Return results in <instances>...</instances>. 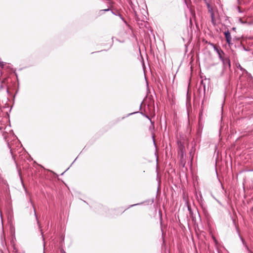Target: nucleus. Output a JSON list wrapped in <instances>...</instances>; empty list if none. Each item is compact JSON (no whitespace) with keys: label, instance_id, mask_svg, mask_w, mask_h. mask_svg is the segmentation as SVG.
I'll list each match as a JSON object with an SVG mask.
<instances>
[{"label":"nucleus","instance_id":"412c9836","mask_svg":"<svg viewBox=\"0 0 253 253\" xmlns=\"http://www.w3.org/2000/svg\"><path fill=\"white\" fill-rule=\"evenodd\" d=\"M153 142H154V144L155 145L156 144H155V142L154 137V136H153Z\"/></svg>","mask_w":253,"mask_h":253},{"label":"nucleus","instance_id":"2eb2a0df","mask_svg":"<svg viewBox=\"0 0 253 253\" xmlns=\"http://www.w3.org/2000/svg\"><path fill=\"white\" fill-rule=\"evenodd\" d=\"M129 3L130 6L131 7V8L134 10L133 4L132 3V1L130 0L129 2Z\"/></svg>","mask_w":253,"mask_h":253},{"label":"nucleus","instance_id":"a211bd4d","mask_svg":"<svg viewBox=\"0 0 253 253\" xmlns=\"http://www.w3.org/2000/svg\"><path fill=\"white\" fill-rule=\"evenodd\" d=\"M138 113V112H133V113H129V114H128L127 115V116H130V115H132V114H135V113Z\"/></svg>","mask_w":253,"mask_h":253},{"label":"nucleus","instance_id":"393cba45","mask_svg":"<svg viewBox=\"0 0 253 253\" xmlns=\"http://www.w3.org/2000/svg\"><path fill=\"white\" fill-rule=\"evenodd\" d=\"M188 210H189V211H190V209L189 207H188Z\"/></svg>","mask_w":253,"mask_h":253},{"label":"nucleus","instance_id":"1a4fd4ad","mask_svg":"<svg viewBox=\"0 0 253 253\" xmlns=\"http://www.w3.org/2000/svg\"><path fill=\"white\" fill-rule=\"evenodd\" d=\"M202 87H203L204 91V93H205V90H206V85L204 83V81L203 80H202L201 82V84H200V88H202Z\"/></svg>","mask_w":253,"mask_h":253},{"label":"nucleus","instance_id":"f3484780","mask_svg":"<svg viewBox=\"0 0 253 253\" xmlns=\"http://www.w3.org/2000/svg\"><path fill=\"white\" fill-rule=\"evenodd\" d=\"M119 16L120 17V18L122 19V20L123 21H124L125 23H126V21L125 20V19H124V18L122 17V16L121 14H119Z\"/></svg>","mask_w":253,"mask_h":253},{"label":"nucleus","instance_id":"6e6552de","mask_svg":"<svg viewBox=\"0 0 253 253\" xmlns=\"http://www.w3.org/2000/svg\"><path fill=\"white\" fill-rule=\"evenodd\" d=\"M140 113H141V114H142L144 117H146V118H147V119H148L150 121L151 124V126L150 127V128H151V126L154 127V122H152V121H151V120L150 119V118H149V117L148 115H146V114H143V113H142V112H140Z\"/></svg>","mask_w":253,"mask_h":253},{"label":"nucleus","instance_id":"4be33fe9","mask_svg":"<svg viewBox=\"0 0 253 253\" xmlns=\"http://www.w3.org/2000/svg\"><path fill=\"white\" fill-rule=\"evenodd\" d=\"M62 253H64L65 252L63 250L61 251Z\"/></svg>","mask_w":253,"mask_h":253},{"label":"nucleus","instance_id":"f03ea898","mask_svg":"<svg viewBox=\"0 0 253 253\" xmlns=\"http://www.w3.org/2000/svg\"><path fill=\"white\" fill-rule=\"evenodd\" d=\"M223 64L224 69H230L231 67L230 61L227 56H225L222 59L220 60Z\"/></svg>","mask_w":253,"mask_h":253},{"label":"nucleus","instance_id":"b1692460","mask_svg":"<svg viewBox=\"0 0 253 253\" xmlns=\"http://www.w3.org/2000/svg\"><path fill=\"white\" fill-rule=\"evenodd\" d=\"M1 224H2V227H3V222H2V220H1Z\"/></svg>","mask_w":253,"mask_h":253},{"label":"nucleus","instance_id":"ddd939ff","mask_svg":"<svg viewBox=\"0 0 253 253\" xmlns=\"http://www.w3.org/2000/svg\"><path fill=\"white\" fill-rule=\"evenodd\" d=\"M143 203V202H141V203H137V204H133V205H130V206L128 207V208H131V207H133L136 206H137V205H142Z\"/></svg>","mask_w":253,"mask_h":253},{"label":"nucleus","instance_id":"bb28decb","mask_svg":"<svg viewBox=\"0 0 253 253\" xmlns=\"http://www.w3.org/2000/svg\"><path fill=\"white\" fill-rule=\"evenodd\" d=\"M43 247L44 248L45 247V244H44L43 245Z\"/></svg>","mask_w":253,"mask_h":253},{"label":"nucleus","instance_id":"f257e3e1","mask_svg":"<svg viewBox=\"0 0 253 253\" xmlns=\"http://www.w3.org/2000/svg\"><path fill=\"white\" fill-rule=\"evenodd\" d=\"M205 1L206 3V5L207 6L208 12L210 13V15H211V22L213 25H215L216 24V23H215V21L214 14L212 6L206 0H205Z\"/></svg>","mask_w":253,"mask_h":253},{"label":"nucleus","instance_id":"9d476101","mask_svg":"<svg viewBox=\"0 0 253 253\" xmlns=\"http://www.w3.org/2000/svg\"><path fill=\"white\" fill-rule=\"evenodd\" d=\"M238 21H239V22L240 23H241V24H250V23H248L247 21H243L241 18H239L238 19Z\"/></svg>","mask_w":253,"mask_h":253},{"label":"nucleus","instance_id":"a878e982","mask_svg":"<svg viewBox=\"0 0 253 253\" xmlns=\"http://www.w3.org/2000/svg\"><path fill=\"white\" fill-rule=\"evenodd\" d=\"M112 13L113 14H115V13H114L113 11H112Z\"/></svg>","mask_w":253,"mask_h":253},{"label":"nucleus","instance_id":"5701e85b","mask_svg":"<svg viewBox=\"0 0 253 253\" xmlns=\"http://www.w3.org/2000/svg\"><path fill=\"white\" fill-rule=\"evenodd\" d=\"M77 158H76V159H75L74 161L72 163V164H73L74 163V162H75V161H76Z\"/></svg>","mask_w":253,"mask_h":253},{"label":"nucleus","instance_id":"423d86ee","mask_svg":"<svg viewBox=\"0 0 253 253\" xmlns=\"http://www.w3.org/2000/svg\"><path fill=\"white\" fill-rule=\"evenodd\" d=\"M239 237L241 239V240L242 241V243L243 244V245L245 246L246 249L247 250V251H248V253H253V252H252L251 251H250L248 247V246L246 245V242L245 241V240L243 239V238L241 237V236L239 234Z\"/></svg>","mask_w":253,"mask_h":253},{"label":"nucleus","instance_id":"6ab92c4d","mask_svg":"<svg viewBox=\"0 0 253 253\" xmlns=\"http://www.w3.org/2000/svg\"><path fill=\"white\" fill-rule=\"evenodd\" d=\"M238 12L239 13H242V11L240 10L239 7H238Z\"/></svg>","mask_w":253,"mask_h":253},{"label":"nucleus","instance_id":"cd10ccee","mask_svg":"<svg viewBox=\"0 0 253 253\" xmlns=\"http://www.w3.org/2000/svg\"><path fill=\"white\" fill-rule=\"evenodd\" d=\"M251 171H253V170H250Z\"/></svg>","mask_w":253,"mask_h":253},{"label":"nucleus","instance_id":"9b49d317","mask_svg":"<svg viewBox=\"0 0 253 253\" xmlns=\"http://www.w3.org/2000/svg\"><path fill=\"white\" fill-rule=\"evenodd\" d=\"M111 10V9L110 8H107V9H102V10H100V13L101 14L103 13V12H106V11H109Z\"/></svg>","mask_w":253,"mask_h":253},{"label":"nucleus","instance_id":"dca6fc26","mask_svg":"<svg viewBox=\"0 0 253 253\" xmlns=\"http://www.w3.org/2000/svg\"><path fill=\"white\" fill-rule=\"evenodd\" d=\"M242 49L245 50V51H249L250 49H247L244 46L242 45Z\"/></svg>","mask_w":253,"mask_h":253},{"label":"nucleus","instance_id":"aec40b11","mask_svg":"<svg viewBox=\"0 0 253 253\" xmlns=\"http://www.w3.org/2000/svg\"><path fill=\"white\" fill-rule=\"evenodd\" d=\"M236 29V28L235 27H233V28H232V30L233 31H235Z\"/></svg>","mask_w":253,"mask_h":253},{"label":"nucleus","instance_id":"0eeeda50","mask_svg":"<svg viewBox=\"0 0 253 253\" xmlns=\"http://www.w3.org/2000/svg\"><path fill=\"white\" fill-rule=\"evenodd\" d=\"M236 67L237 68L239 69L241 71L243 72V73H246V74H248V71L245 70V69H244L241 65L240 64H238L236 65Z\"/></svg>","mask_w":253,"mask_h":253},{"label":"nucleus","instance_id":"4468645a","mask_svg":"<svg viewBox=\"0 0 253 253\" xmlns=\"http://www.w3.org/2000/svg\"><path fill=\"white\" fill-rule=\"evenodd\" d=\"M202 112H201L200 114H199V125H201V120H202Z\"/></svg>","mask_w":253,"mask_h":253},{"label":"nucleus","instance_id":"c85d7f7f","mask_svg":"<svg viewBox=\"0 0 253 253\" xmlns=\"http://www.w3.org/2000/svg\"><path fill=\"white\" fill-rule=\"evenodd\" d=\"M64 253H66V252H64Z\"/></svg>","mask_w":253,"mask_h":253},{"label":"nucleus","instance_id":"20e7f679","mask_svg":"<svg viewBox=\"0 0 253 253\" xmlns=\"http://www.w3.org/2000/svg\"><path fill=\"white\" fill-rule=\"evenodd\" d=\"M212 45L213 46L214 50L217 53L220 60L222 59L225 56L224 52L221 50L220 48L215 46L213 44H212Z\"/></svg>","mask_w":253,"mask_h":253},{"label":"nucleus","instance_id":"f8f14e48","mask_svg":"<svg viewBox=\"0 0 253 253\" xmlns=\"http://www.w3.org/2000/svg\"><path fill=\"white\" fill-rule=\"evenodd\" d=\"M5 64H6L5 62H4L0 60V66L1 67V68H3Z\"/></svg>","mask_w":253,"mask_h":253},{"label":"nucleus","instance_id":"7ed1b4c3","mask_svg":"<svg viewBox=\"0 0 253 253\" xmlns=\"http://www.w3.org/2000/svg\"><path fill=\"white\" fill-rule=\"evenodd\" d=\"M30 202L32 205V206L33 207V209H34V215L35 216V218H36V221H37V224L39 226V228L41 231V235L42 236V240H44V238H43V232H42V230L41 229V224L40 223V222L38 220V217H37V215L36 214V210H35V207H34V204L33 203L32 201L31 200H30Z\"/></svg>","mask_w":253,"mask_h":253},{"label":"nucleus","instance_id":"39448f33","mask_svg":"<svg viewBox=\"0 0 253 253\" xmlns=\"http://www.w3.org/2000/svg\"><path fill=\"white\" fill-rule=\"evenodd\" d=\"M224 34L226 42L229 46H230L231 44H232V43L231 42L232 38L229 31L228 30L225 31L224 33Z\"/></svg>","mask_w":253,"mask_h":253}]
</instances>
